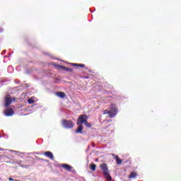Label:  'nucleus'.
<instances>
[{
    "mask_svg": "<svg viewBox=\"0 0 181 181\" xmlns=\"http://www.w3.org/2000/svg\"><path fill=\"white\" fill-rule=\"evenodd\" d=\"M4 33V28H0V33Z\"/></svg>",
    "mask_w": 181,
    "mask_h": 181,
    "instance_id": "22",
    "label": "nucleus"
},
{
    "mask_svg": "<svg viewBox=\"0 0 181 181\" xmlns=\"http://www.w3.org/2000/svg\"><path fill=\"white\" fill-rule=\"evenodd\" d=\"M14 181H19V180H14Z\"/></svg>",
    "mask_w": 181,
    "mask_h": 181,
    "instance_id": "25",
    "label": "nucleus"
},
{
    "mask_svg": "<svg viewBox=\"0 0 181 181\" xmlns=\"http://www.w3.org/2000/svg\"><path fill=\"white\" fill-rule=\"evenodd\" d=\"M100 168L103 172V175L105 179H107V181H112V177H111V175H110V173H108V166H107V164L102 163L100 165Z\"/></svg>",
    "mask_w": 181,
    "mask_h": 181,
    "instance_id": "3",
    "label": "nucleus"
},
{
    "mask_svg": "<svg viewBox=\"0 0 181 181\" xmlns=\"http://www.w3.org/2000/svg\"><path fill=\"white\" fill-rule=\"evenodd\" d=\"M4 114L6 117H12L15 114V112H13L12 108H8L4 110Z\"/></svg>",
    "mask_w": 181,
    "mask_h": 181,
    "instance_id": "6",
    "label": "nucleus"
},
{
    "mask_svg": "<svg viewBox=\"0 0 181 181\" xmlns=\"http://www.w3.org/2000/svg\"><path fill=\"white\" fill-rule=\"evenodd\" d=\"M28 104H33V103H35V100H33V98L28 99Z\"/></svg>",
    "mask_w": 181,
    "mask_h": 181,
    "instance_id": "17",
    "label": "nucleus"
},
{
    "mask_svg": "<svg viewBox=\"0 0 181 181\" xmlns=\"http://www.w3.org/2000/svg\"><path fill=\"white\" fill-rule=\"evenodd\" d=\"M103 114H108L110 118H114L117 114H118V109L117 108V105L115 104H112L110 107V110H105L103 111Z\"/></svg>",
    "mask_w": 181,
    "mask_h": 181,
    "instance_id": "1",
    "label": "nucleus"
},
{
    "mask_svg": "<svg viewBox=\"0 0 181 181\" xmlns=\"http://www.w3.org/2000/svg\"><path fill=\"white\" fill-rule=\"evenodd\" d=\"M78 67H81V69H84L86 65L84 64H78Z\"/></svg>",
    "mask_w": 181,
    "mask_h": 181,
    "instance_id": "18",
    "label": "nucleus"
},
{
    "mask_svg": "<svg viewBox=\"0 0 181 181\" xmlns=\"http://www.w3.org/2000/svg\"><path fill=\"white\" fill-rule=\"evenodd\" d=\"M11 104H12V99L9 95H7L4 99V107L6 108V107H9Z\"/></svg>",
    "mask_w": 181,
    "mask_h": 181,
    "instance_id": "5",
    "label": "nucleus"
},
{
    "mask_svg": "<svg viewBox=\"0 0 181 181\" xmlns=\"http://www.w3.org/2000/svg\"><path fill=\"white\" fill-rule=\"evenodd\" d=\"M4 57H8V56H5Z\"/></svg>",
    "mask_w": 181,
    "mask_h": 181,
    "instance_id": "27",
    "label": "nucleus"
},
{
    "mask_svg": "<svg viewBox=\"0 0 181 181\" xmlns=\"http://www.w3.org/2000/svg\"><path fill=\"white\" fill-rule=\"evenodd\" d=\"M129 177L130 179H135V177H136V173H132L129 175Z\"/></svg>",
    "mask_w": 181,
    "mask_h": 181,
    "instance_id": "14",
    "label": "nucleus"
},
{
    "mask_svg": "<svg viewBox=\"0 0 181 181\" xmlns=\"http://www.w3.org/2000/svg\"><path fill=\"white\" fill-rule=\"evenodd\" d=\"M44 155L47 156V158H49V159H52V160L54 159V156H53V153L50 151H47L44 153Z\"/></svg>",
    "mask_w": 181,
    "mask_h": 181,
    "instance_id": "8",
    "label": "nucleus"
},
{
    "mask_svg": "<svg viewBox=\"0 0 181 181\" xmlns=\"http://www.w3.org/2000/svg\"><path fill=\"white\" fill-rule=\"evenodd\" d=\"M95 168H96L95 164H94V163L90 164V169H91V170H93V172H95Z\"/></svg>",
    "mask_w": 181,
    "mask_h": 181,
    "instance_id": "16",
    "label": "nucleus"
},
{
    "mask_svg": "<svg viewBox=\"0 0 181 181\" xmlns=\"http://www.w3.org/2000/svg\"><path fill=\"white\" fill-rule=\"evenodd\" d=\"M8 70H11V71L13 70V67H12V66H9L8 67Z\"/></svg>",
    "mask_w": 181,
    "mask_h": 181,
    "instance_id": "19",
    "label": "nucleus"
},
{
    "mask_svg": "<svg viewBox=\"0 0 181 181\" xmlns=\"http://www.w3.org/2000/svg\"><path fill=\"white\" fill-rule=\"evenodd\" d=\"M115 160L117 165H121V163H122V160H121L118 156H115Z\"/></svg>",
    "mask_w": 181,
    "mask_h": 181,
    "instance_id": "11",
    "label": "nucleus"
},
{
    "mask_svg": "<svg viewBox=\"0 0 181 181\" xmlns=\"http://www.w3.org/2000/svg\"><path fill=\"white\" fill-rule=\"evenodd\" d=\"M6 51H4V53H6Z\"/></svg>",
    "mask_w": 181,
    "mask_h": 181,
    "instance_id": "26",
    "label": "nucleus"
},
{
    "mask_svg": "<svg viewBox=\"0 0 181 181\" xmlns=\"http://www.w3.org/2000/svg\"><path fill=\"white\" fill-rule=\"evenodd\" d=\"M78 127L76 130V134H83V129H84V127H83V124H78Z\"/></svg>",
    "mask_w": 181,
    "mask_h": 181,
    "instance_id": "9",
    "label": "nucleus"
},
{
    "mask_svg": "<svg viewBox=\"0 0 181 181\" xmlns=\"http://www.w3.org/2000/svg\"><path fill=\"white\" fill-rule=\"evenodd\" d=\"M60 67H61V69H63L64 70H66V71H73V69H71V68H67V67L64 66H61Z\"/></svg>",
    "mask_w": 181,
    "mask_h": 181,
    "instance_id": "15",
    "label": "nucleus"
},
{
    "mask_svg": "<svg viewBox=\"0 0 181 181\" xmlns=\"http://www.w3.org/2000/svg\"><path fill=\"white\" fill-rule=\"evenodd\" d=\"M14 163H16V165H18V166H21V168H24L25 169H28L29 168V165H22V160H21L14 161Z\"/></svg>",
    "mask_w": 181,
    "mask_h": 181,
    "instance_id": "7",
    "label": "nucleus"
},
{
    "mask_svg": "<svg viewBox=\"0 0 181 181\" xmlns=\"http://www.w3.org/2000/svg\"><path fill=\"white\" fill-rule=\"evenodd\" d=\"M72 66H74V67H78V64H72Z\"/></svg>",
    "mask_w": 181,
    "mask_h": 181,
    "instance_id": "20",
    "label": "nucleus"
},
{
    "mask_svg": "<svg viewBox=\"0 0 181 181\" xmlns=\"http://www.w3.org/2000/svg\"><path fill=\"white\" fill-rule=\"evenodd\" d=\"M11 153H16L18 156H20V155H23V153H21V151H16L13 150H11Z\"/></svg>",
    "mask_w": 181,
    "mask_h": 181,
    "instance_id": "13",
    "label": "nucleus"
},
{
    "mask_svg": "<svg viewBox=\"0 0 181 181\" xmlns=\"http://www.w3.org/2000/svg\"><path fill=\"white\" fill-rule=\"evenodd\" d=\"M87 119H88L87 115H81L78 118L77 125H83V124H85L86 127L88 128H91V124L88 123Z\"/></svg>",
    "mask_w": 181,
    "mask_h": 181,
    "instance_id": "2",
    "label": "nucleus"
},
{
    "mask_svg": "<svg viewBox=\"0 0 181 181\" xmlns=\"http://www.w3.org/2000/svg\"><path fill=\"white\" fill-rule=\"evenodd\" d=\"M8 180H9V181H15V179H13V178H12V177H9V178H8Z\"/></svg>",
    "mask_w": 181,
    "mask_h": 181,
    "instance_id": "21",
    "label": "nucleus"
},
{
    "mask_svg": "<svg viewBox=\"0 0 181 181\" xmlns=\"http://www.w3.org/2000/svg\"><path fill=\"white\" fill-rule=\"evenodd\" d=\"M62 168H64V169H65L66 170H68V172H70V170H71V166L67 164H63Z\"/></svg>",
    "mask_w": 181,
    "mask_h": 181,
    "instance_id": "10",
    "label": "nucleus"
},
{
    "mask_svg": "<svg viewBox=\"0 0 181 181\" xmlns=\"http://www.w3.org/2000/svg\"><path fill=\"white\" fill-rule=\"evenodd\" d=\"M62 125L64 128H66V129H71V128L74 127V122L71 120L63 119Z\"/></svg>",
    "mask_w": 181,
    "mask_h": 181,
    "instance_id": "4",
    "label": "nucleus"
},
{
    "mask_svg": "<svg viewBox=\"0 0 181 181\" xmlns=\"http://www.w3.org/2000/svg\"><path fill=\"white\" fill-rule=\"evenodd\" d=\"M0 138H2V136L0 134Z\"/></svg>",
    "mask_w": 181,
    "mask_h": 181,
    "instance_id": "24",
    "label": "nucleus"
},
{
    "mask_svg": "<svg viewBox=\"0 0 181 181\" xmlns=\"http://www.w3.org/2000/svg\"><path fill=\"white\" fill-rule=\"evenodd\" d=\"M0 151H2V149L0 148Z\"/></svg>",
    "mask_w": 181,
    "mask_h": 181,
    "instance_id": "29",
    "label": "nucleus"
},
{
    "mask_svg": "<svg viewBox=\"0 0 181 181\" xmlns=\"http://www.w3.org/2000/svg\"><path fill=\"white\" fill-rule=\"evenodd\" d=\"M31 107H33V105H31Z\"/></svg>",
    "mask_w": 181,
    "mask_h": 181,
    "instance_id": "28",
    "label": "nucleus"
},
{
    "mask_svg": "<svg viewBox=\"0 0 181 181\" xmlns=\"http://www.w3.org/2000/svg\"><path fill=\"white\" fill-rule=\"evenodd\" d=\"M58 97H59L60 98H64V97H66V94L64 92H59L57 93Z\"/></svg>",
    "mask_w": 181,
    "mask_h": 181,
    "instance_id": "12",
    "label": "nucleus"
},
{
    "mask_svg": "<svg viewBox=\"0 0 181 181\" xmlns=\"http://www.w3.org/2000/svg\"><path fill=\"white\" fill-rule=\"evenodd\" d=\"M112 156H115V154L112 153Z\"/></svg>",
    "mask_w": 181,
    "mask_h": 181,
    "instance_id": "23",
    "label": "nucleus"
}]
</instances>
